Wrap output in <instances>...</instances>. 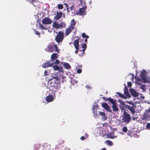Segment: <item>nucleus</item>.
<instances>
[{
	"instance_id": "nucleus-8",
	"label": "nucleus",
	"mask_w": 150,
	"mask_h": 150,
	"mask_svg": "<svg viewBox=\"0 0 150 150\" xmlns=\"http://www.w3.org/2000/svg\"><path fill=\"white\" fill-rule=\"evenodd\" d=\"M79 39L76 40L74 41L73 44L76 50L75 51V53L77 54L78 52V50L79 49Z\"/></svg>"
},
{
	"instance_id": "nucleus-33",
	"label": "nucleus",
	"mask_w": 150,
	"mask_h": 150,
	"mask_svg": "<svg viewBox=\"0 0 150 150\" xmlns=\"http://www.w3.org/2000/svg\"><path fill=\"white\" fill-rule=\"evenodd\" d=\"M64 5L65 6H64V9H66H66H69V8L68 7V5L66 3H64Z\"/></svg>"
},
{
	"instance_id": "nucleus-1",
	"label": "nucleus",
	"mask_w": 150,
	"mask_h": 150,
	"mask_svg": "<svg viewBox=\"0 0 150 150\" xmlns=\"http://www.w3.org/2000/svg\"><path fill=\"white\" fill-rule=\"evenodd\" d=\"M58 82L57 77L55 76L52 77L48 81L49 88L50 91L52 92L55 91L60 88V84Z\"/></svg>"
},
{
	"instance_id": "nucleus-10",
	"label": "nucleus",
	"mask_w": 150,
	"mask_h": 150,
	"mask_svg": "<svg viewBox=\"0 0 150 150\" xmlns=\"http://www.w3.org/2000/svg\"><path fill=\"white\" fill-rule=\"evenodd\" d=\"M102 106L105 110L109 112L112 113V110L110 109V107L108 105L107 103H104L102 104Z\"/></svg>"
},
{
	"instance_id": "nucleus-34",
	"label": "nucleus",
	"mask_w": 150,
	"mask_h": 150,
	"mask_svg": "<svg viewBox=\"0 0 150 150\" xmlns=\"http://www.w3.org/2000/svg\"><path fill=\"white\" fill-rule=\"evenodd\" d=\"M82 47L83 49H86L87 48V45L86 44H83L82 45Z\"/></svg>"
},
{
	"instance_id": "nucleus-7",
	"label": "nucleus",
	"mask_w": 150,
	"mask_h": 150,
	"mask_svg": "<svg viewBox=\"0 0 150 150\" xmlns=\"http://www.w3.org/2000/svg\"><path fill=\"white\" fill-rule=\"evenodd\" d=\"M125 106L131 112L132 115H134L135 114V108L136 107L135 105H131L125 104Z\"/></svg>"
},
{
	"instance_id": "nucleus-51",
	"label": "nucleus",
	"mask_w": 150,
	"mask_h": 150,
	"mask_svg": "<svg viewBox=\"0 0 150 150\" xmlns=\"http://www.w3.org/2000/svg\"><path fill=\"white\" fill-rule=\"evenodd\" d=\"M86 49H83H83H82V51L83 52V54H84V51H85V50Z\"/></svg>"
},
{
	"instance_id": "nucleus-44",
	"label": "nucleus",
	"mask_w": 150,
	"mask_h": 150,
	"mask_svg": "<svg viewBox=\"0 0 150 150\" xmlns=\"http://www.w3.org/2000/svg\"><path fill=\"white\" fill-rule=\"evenodd\" d=\"M102 98L103 100H105L106 101L107 100H108V98H105V97H103Z\"/></svg>"
},
{
	"instance_id": "nucleus-47",
	"label": "nucleus",
	"mask_w": 150,
	"mask_h": 150,
	"mask_svg": "<svg viewBox=\"0 0 150 150\" xmlns=\"http://www.w3.org/2000/svg\"><path fill=\"white\" fill-rule=\"evenodd\" d=\"M128 103L130 105H135L132 102H129Z\"/></svg>"
},
{
	"instance_id": "nucleus-37",
	"label": "nucleus",
	"mask_w": 150,
	"mask_h": 150,
	"mask_svg": "<svg viewBox=\"0 0 150 150\" xmlns=\"http://www.w3.org/2000/svg\"><path fill=\"white\" fill-rule=\"evenodd\" d=\"M82 72V70L81 69H79L77 70V72L78 74H80Z\"/></svg>"
},
{
	"instance_id": "nucleus-29",
	"label": "nucleus",
	"mask_w": 150,
	"mask_h": 150,
	"mask_svg": "<svg viewBox=\"0 0 150 150\" xmlns=\"http://www.w3.org/2000/svg\"><path fill=\"white\" fill-rule=\"evenodd\" d=\"M40 27V28L42 30H46L47 29V28L43 26V25L40 23H39Z\"/></svg>"
},
{
	"instance_id": "nucleus-4",
	"label": "nucleus",
	"mask_w": 150,
	"mask_h": 150,
	"mask_svg": "<svg viewBox=\"0 0 150 150\" xmlns=\"http://www.w3.org/2000/svg\"><path fill=\"white\" fill-rule=\"evenodd\" d=\"M64 34L63 33L62 31L58 32L57 35L56 36L55 40L58 43L62 42L64 39Z\"/></svg>"
},
{
	"instance_id": "nucleus-53",
	"label": "nucleus",
	"mask_w": 150,
	"mask_h": 150,
	"mask_svg": "<svg viewBox=\"0 0 150 150\" xmlns=\"http://www.w3.org/2000/svg\"><path fill=\"white\" fill-rule=\"evenodd\" d=\"M101 150H106V149L105 148H104L102 149Z\"/></svg>"
},
{
	"instance_id": "nucleus-16",
	"label": "nucleus",
	"mask_w": 150,
	"mask_h": 150,
	"mask_svg": "<svg viewBox=\"0 0 150 150\" xmlns=\"http://www.w3.org/2000/svg\"><path fill=\"white\" fill-rule=\"evenodd\" d=\"M76 14L80 16L86 14L85 10H79V11L76 12Z\"/></svg>"
},
{
	"instance_id": "nucleus-43",
	"label": "nucleus",
	"mask_w": 150,
	"mask_h": 150,
	"mask_svg": "<svg viewBox=\"0 0 150 150\" xmlns=\"http://www.w3.org/2000/svg\"><path fill=\"white\" fill-rule=\"evenodd\" d=\"M80 139L82 140H84L85 139V137L84 136H82L81 137Z\"/></svg>"
},
{
	"instance_id": "nucleus-17",
	"label": "nucleus",
	"mask_w": 150,
	"mask_h": 150,
	"mask_svg": "<svg viewBox=\"0 0 150 150\" xmlns=\"http://www.w3.org/2000/svg\"><path fill=\"white\" fill-rule=\"evenodd\" d=\"M113 133H108L107 134V137L108 138L113 139L117 137V136L113 135Z\"/></svg>"
},
{
	"instance_id": "nucleus-38",
	"label": "nucleus",
	"mask_w": 150,
	"mask_h": 150,
	"mask_svg": "<svg viewBox=\"0 0 150 150\" xmlns=\"http://www.w3.org/2000/svg\"><path fill=\"white\" fill-rule=\"evenodd\" d=\"M127 85L129 87H130L132 86V83L128 82H127Z\"/></svg>"
},
{
	"instance_id": "nucleus-49",
	"label": "nucleus",
	"mask_w": 150,
	"mask_h": 150,
	"mask_svg": "<svg viewBox=\"0 0 150 150\" xmlns=\"http://www.w3.org/2000/svg\"><path fill=\"white\" fill-rule=\"evenodd\" d=\"M93 114L95 115H96V114H97V111L96 110H94V111H93Z\"/></svg>"
},
{
	"instance_id": "nucleus-23",
	"label": "nucleus",
	"mask_w": 150,
	"mask_h": 150,
	"mask_svg": "<svg viewBox=\"0 0 150 150\" xmlns=\"http://www.w3.org/2000/svg\"><path fill=\"white\" fill-rule=\"evenodd\" d=\"M108 100L109 101L110 103H111L112 104L116 103V100H114L113 99L111 98H108Z\"/></svg>"
},
{
	"instance_id": "nucleus-22",
	"label": "nucleus",
	"mask_w": 150,
	"mask_h": 150,
	"mask_svg": "<svg viewBox=\"0 0 150 150\" xmlns=\"http://www.w3.org/2000/svg\"><path fill=\"white\" fill-rule=\"evenodd\" d=\"M116 94H118L119 97L123 99H126L127 98L126 96H125L123 94L120 92H117Z\"/></svg>"
},
{
	"instance_id": "nucleus-13",
	"label": "nucleus",
	"mask_w": 150,
	"mask_h": 150,
	"mask_svg": "<svg viewBox=\"0 0 150 150\" xmlns=\"http://www.w3.org/2000/svg\"><path fill=\"white\" fill-rule=\"evenodd\" d=\"M124 94L127 98H130L131 97V95L129 94L127 88L126 86L124 88Z\"/></svg>"
},
{
	"instance_id": "nucleus-28",
	"label": "nucleus",
	"mask_w": 150,
	"mask_h": 150,
	"mask_svg": "<svg viewBox=\"0 0 150 150\" xmlns=\"http://www.w3.org/2000/svg\"><path fill=\"white\" fill-rule=\"evenodd\" d=\"M122 132H126L127 131V128L126 126L124 127L122 129Z\"/></svg>"
},
{
	"instance_id": "nucleus-52",
	"label": "nucleus",
	"mask_w": 150,
	"mask_h": 150,
	"mask_svg": "<svg viewBox=\"0 0 150 150\" xmlns=\"http://www.w3.org/2000/svg\"><path fill=\"white\" fill-rule=\"evenodd\" d=\"M78 1H80L81 3L83 1V0H78Z\"/></svg>"
},
{
	"instance_id": "nucleus-19",
	"label": "nucleus",
	"mask_w": 150,
	"mask_h": 150,
	"mask_svg": "<svg viewBox=\"0 0 150 150\" xmlns=\"http://www.w3.org/2000/svg\"><path fill=\"white\" fill-rule=\"evenodd\" d=\"M117 103H116L112 104V107L113 111L114 112L118 111H119L118 108L117 107Z\"/></svg>"
},
{
	"instance_id": "nucleus-35",
	"label": "nucleus",
	"mask_w": 150,
	"mask_h": 150,
	"mask_svg": "<svg viewBox=\"0 0 150 150\" xmlns=\"http://www.w3.org/2000/svg\"><path fill=\"white\" fill-rule=\"evenodd\" d=\"M145 87L146 86L144 85H142L140 88L142 90H146Z\"/></svg>"
},
{
	"instance_id": "nucleus-48",
	"label": "nucleus",
	"mask_w": 150,
	"mask_h": 150,
	"mask_svg": "<svg viewBox=\"0 0 150 150\" xmlns=\"http://www.w3.org/2000/svg\"><path fill=\"white\" fill-rule=\"evenodd\" d=\"M86 87L87 88H88V89L91 88L90 86L88 85L86 86Z\"/></svg>"
},
{
	"instance_id": "nucleus-36",
	"label": "nucleus",
	"mask_w": 150,
	"mask_h": 150,
	"mask_svg": "<svg viewBox=\"0 0 150 150\" xmlns=\"http://www.w3.org/2000/svg\"><path fill=\"white\" fill-rule=\"evenodd\" d=\"M35 34L36 35H38L39 36V37H40V32H39L38 31L35 30Z\"/></svg>"
},
{
	"instance_id": "nucleus-27",
	"label": "nucleus",
	"mask_w": 150,
	"mask_h": 150,
	"mask_svg": "<svg viewBox=\"0 0 150 150\" xmlns=\"http://www.w3.org/2000/svg\"><path fill=\"white\" fill-rule=\"evenodd\" d=\"M65 23L63 22L59 24V28H64L65 26Z\"/></svg>"
},
{
	"instance_id": "nucleus-14",
	"label": "nucleus",
	"mask_w": 150,
	"mask_h": 150,
	"mask_svg": "<svg viewBox=\"0 0 150 150\" xmlns=\"http://www.w3.org/2000/svg\"><path fill=\"white\" fill-rule=\"evenodd\" d=\"M54 99V98L52 95L48 96L45 98L46 100L48 102H50L52 101Z\"/></svg>"
},
{
	"instance_id": "nucleus-20",
	"label": "nucleus",
	"mask_w": 150,
	"mask_h": 150,
	"mask_svg": "<svg viewBox=\"0 0 150 150\" xmlns=\"http://www.w3.org/2000/svg\"><path fill=\"white\" fill-rule=\"evenodd\" d=\"M140 79L142 81H146L145 74L143 72L140 73Z\"/></svg>"
},
{
	"instance_id": "nucleus-3",
	"label": "nucleus",
	"mask_w": 150,
	"mask_h": 150,
	"mask_svg": "<svg viewBox=\"0 0 150 150\" xmlns=\"http://www.w3.org/2000/svg\"><path fill=\"white\" fill-rule=\"evenodd\" d=\"M75 24L74 19L72 20L70 24L66 30L65 35L66 36H68L74 29Z\"/></svg>"
},
{
	"instance_id": "nucleus-50",
	"label": "nucleus",
	"mask_w": 150,
	"mask_h": 150,
	"mask_svg": "<svg viewBox=\"0 0 150 150\" xmlns=\"http://www.w3.org/2000/svg\"><path fill=\"white\" fill-rule=\"evenodd\" d=\"M64 123V121H61V123H61V125H63V124Z\"/></svg>"
},
{
	"instance_id": "nucleus-12",
	"label": "nucleus",
	"mask_w": 150,
	"mask_h": 150,
	"mask_svg": "<svg viewBox=\"0 0 150 150\" xmlns=\"http://www.w3.org/2000/svg\"><path fill=\"white\" fill-rule=\"evenodd\" d=\"M129 91L133 97H137L139 95V94L137 92V91L134 89H130Z\"/></svg>"
},
{
	"instance_id": "nucleus-2",
	"label": "nucleus",
	"mask_w": 150,
	"mask_h": 150,
	"mask_svg": "<svg viewBox=\"0 0 150 150\" xmlns=\"http://www.w3.org/2000/svg\"><path fill=\"white\" fill-rule=\"evenodd\" d=\"M55 49V51L59 53V50L57 44H54L53 43L49 44L47 48L45 49L46 51L48 52H52Z\"/></svg>"
},
{
	"instance_id": "nucleus-21",
	"label": "nucleus",
	"mask_w": 150,
	"mask_h": 150,
	"mask_svg": "<svg viewBox=\"0 0 150 150\" xmlns=\"http://www.w3.org/2000/svg\"><path fill=\"white\" fill-rule=\"evenodd\" d=\"M58 57L57 54L55 53H53L51 57V59L52 60V62H53V61L55 60L56 58Z\"/></svg>"
},
{
	"instance_id": "nucleus-15",
	"label": "nucleus",
	"mask_w": 150,
	"mask_h": 150,
	"mask_svg": "<svg viewBox=\"0 0 150 150\" xmlns=\"http://www.w3.org/2000/svg\"><path fill=\"white\" fill-rule=\"evenodd\" d=\"M62 14V13L61 12H58L57 11V15L54 17L55 19L58 20L61 17Z\"/></svg>"
},
{
	"instance_id": "nucleus-42",
	"label": "nucleus",
	"mask_w": 150,
	"mask_h": 150,
	"mask_svg": "<svg viewBox=\"0 0 150 150\" xmlns=\"http://www.w3.org/2000/svg\"><path fill=\"white\" fill-rule=\"evenodd\" d=\"M44 75L45 76H47L48 75L47 71V70H45L44 73Z\"/></svg>"
},
{
	"instance_id": "nucleus-5",
	"label": "nucleus",
	"mask_w": 150,
	"mask_h": 150,
	"mask_svg": "<svg viewBox=\"0 0 150 150\" xmlns=\"http://www.w3.org/2000/svg\"><path fill=\"white\" fill-rule=\"evenodd\" d=\"M131 117L130 115L126 111L124 112L122 115V120L126 123H128L131 120Z\"/></svg>"
},
{
	"instance_id": "nucleus-55",
	"label": "nucleus",
	"mask_w": 150,
	"mask_h": 150,
	"mask_svg": "<svg viewBox=\"0 0 150 150\" xmlns=\"http://www.w3.org/2000/svg\"><path fill=\"white\" fill-rule=\"evenodd\" d=\"M128 134L129 135H131V133H129H129Z\"/></svg>"
},
{
	"instance_id": "nucleus-45",
	"label": "nucleus",
	"mask_w": 150,
	"mask_h": 150,
	"mask_svg": "<svg viewBox=\"0 0 150 150\" xmlns=\"http://www.w3.org/2000/svg\"><path fill=\"white\" fill-rule=\"evenodd\" d=\"M74 7V6L73 5H72L71 7H70V8L71 9H73Z\"/></svg>"
},
{
	"instance_id": "nucleus-9",
	"label": "nucleus",
	"mask_w": 150,
	"mask_h": 150,
	"mask_svg": "<svg viewBox=\"0 0 150 150\" xmlns=\"http://www.w3.org/2000/svg\"><path fill=\"white\" fill-rule=\"evenodd\" d=\"M42 22L44 24H51L52 21L49 18H45L42 20Z\"/></svg>"
},
{
	"instance_id": "nucleus-25",
	"label": "nucleus",
	"mask_w": 150,
	"mask_h": 150,
	"mask_svg": "<svg viewBox=\"0 0 150 150\" xmlns=\"http://www.w3.org/2000/svg\"><path fill=\"white\" fill-rule=\"evenodd\" d=\"M105 143L106 144L109 145L110 146H112L113 145V143L112 141L110 140H107L105 141Z\"/></svg>"
},
{
	"instance_id": "nucleus-32",
	"label": "nucleus",
	"mask_w": 150,
	"mask_h": 150,
	"mask_svg": "<svg viewBox=\"0 0 150 150\" xmlns=\"http://www.w3.org/2000/svg\"><path fill=\"white\" fill-rule=\"evenodd\" d=\"M58 8L60 9H61L63 8V5L61 4H59L58 5Z\"/></svg>"
},
{
	"instance_id": "nucleus-46",
	"label": "nucleus",
	"mask_w": 150,
	"mask_h": 150,
	"mask_svg": "<svg viewBox=\"0 0 150 150\" xmlns=\"http://www.w3.org/2000/svg\"><path fill=\"white\" fill-rule=\"evenodd\" d=\"M87 9L86 7H82V8H80L79 9H80V10H81V9Z\"/></svg>"
},
{
	"instance_id": "nucleus-56",
	"label": "nucleus",
	"mask_w": 150,
	"mask_h": 150,
	"mask_svg": "<svg viewBox=\"0 0 150 150\" xmlns=\"http://www.w3.org/2000/svg\"><path fill=\"white\" fill-rule=\"evenodd\" d=\"M67 11L68 12H69V11H69V10H67Z\"/></svg>"
},
{
	"instance_id": "nucleus-30",
	"label": "nucleus",
	"mask_w": 150,
	"mask_h": 150,
	"mask_svg": "<svg viewBox=\"0 0 150 150\" xmlns=\"http://www.w3.org/2000/svg\"><path fill=\"white\" fill-rule=\"evenodd\" d=\"M81 36L83 38H88L89 37L88 35H86L85 33H83L81 34Z\"/></svg>"
},
{
	"instance_id": "nucleus-39",
	"label": "nucleus",
	"mask_w": 150,
	"mask_h": 150,
	"mask_svg": "<svg viewBox=\"0 0 150 150\" xmlns=\"http://www.w3.org/2000/svg\"><path fill=\"white\" fill-rule=\"evenodd\" d=\"M59 63L60 61L58 59H56L55 62V63L56 64H59Z\"/></svg>"
},
{
	"instance_id": "nucleus-40",
	"label": "nucleus",
	"mask_w": 150,
	"mask_h": 150,
	"mask_svg": "<svg viewBox=\"0 0 150 150\" xmlns=\"http://www.w3.org/2000/svg\"><path fill=\"white\" fill-rule=\"evenodd\" d=\"M118 102L120 103L122 105H124L125 106V105L124 102L120 100H118Z\"/></svg>"
},
{
	"instance_id": "nucleus-26",
	"label": "nucleus",
	"mask_w": 150,
	"mask_h": 150,
	"mask_svg": "<svg viewBox=\"0 0 150 150\" xmlns=\"http://www.w3.org/2000/svg\"><path fill=\"white\" fill-rule=\"evenodd\" d=\"M63 66L66 69H67L70 68L71 67L70 66V65L68 63H64Z\"/></svg>"
},
{
	"instance_id": "nucleus-31",
	"label": "nucleus",
	"mask_w": 150,
	"mask_h": 150,
	"mask_svg": "<svg viewBox=\"0 0 150 150\" xmlns=\"http://www.w3.org/2000/svg\"><path fill=\"white\" fill-rule=\"evenodd\" d=\"M53 69L54 70H58L59 69V67L57 65H55L53 66Z\"/></svg>"
},
{
	"instance_id": "nucleus-18",
	"label": "nucleus",
	"mask_w": 150,
	"mask_h": 150,
	"mask_svg": "<svg viewBox=\"0 0 150 150\" xmlns=\"http://www.w3.org/2000/svg\"><path fill=\"white\" fill-rule=\"evenodd\" d=\"M99 114L102 117V119L103 120L105 121L107 119V117L105 116V113L103 112H100Z\"/></svg>"
},
{
	"instance_id": "nucleus-11",
	"label": "nucleus",
	"mask_w": 150,
	"mask_h": 150,
	"mask_svg": "<svg viewBox=\"0 0 150 150\" xmlns=\"http://www.w3.org/2000/svg\"><path fill=\"white\" fill-rule=\"evenodd\" d=\"M54 63L53 62H48L43 64L42 65V67L43 68H46L48 67L52 66Z\"/></svg>"
},
{
	"instance_id": "nucleus-54",
	"label": "nucleus",
	"mask_w": 150,
	"mask_h": 150,
	"mask_svg": "<svg viewBox=\"0 0 150 150\" xmlns=\"http://www.w3.org/2000/svg\"><path fill=\"white\" fill-rule=\"evenodd\" d=\"M87 38H86V39L85 40V42H87Z\"/></svg>"
},
{
	"instance_id": "nucleus-24",
	"label": "nucleus",
	"mask_w": 150,
	"mask_h": 150,
	"mask_svg": "<svg viewBox=\"0 0 150 150\" xmlns=\"http://www.w3.org/2000/svg\"><path fill=\"white\" fill-rule=\"evenodd\" d=\"M53 26L56 28H59V24L57 22H54L53 23Z\"/></svg>"
},
{
	"instance_id": "nucleus-41",
	"label": "nucleus",
	"mask_w": 150,
	"mask_h": 150,
	"mask_svg": "<svg viewBox=\"0 0 150 150\" xmlns=\"http://www.w3.org/2000/svg\"><path fill=\"white\" fill-rule=\"evenodd\" d=\"M150 128V123H148L146 125V128Z\"/></svg>"
},
{
	"instance_id": "nucleus-6",
	"label": "nucleus",
	"mask_w": 150,
	"mask_h": 150,
	"mask_svg": "<svg viewBox=\"0 0 150 150\" xmlns=\"http://www.w3.org/2000/svg\"><path fill=\"white\" fill-rule=\"evenodd\" d=\"M142 119L147 120H150V107L149 109L146 110L142 116Z\"/></svg>"
}]
</instances>
